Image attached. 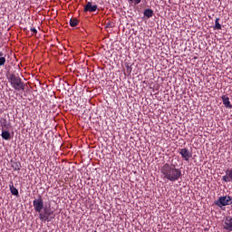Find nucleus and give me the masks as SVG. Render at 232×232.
<instances>
[{
  "instance_id": "f257e3e1",
  "label": "nucleus",
  "mask_w": 232,
  "mask_h": 232,
  "mask_svg": "<svg viewBox=\"0 0 232 232\" xmlns=\"http://www.w3.org/2000/svg\"><path fill=\"white\" fill-rule=\"evenodd\" d=\"M160 173L164 180L170 182H177L182 177V170L171 163H165L160 169Z\"/></svg>"
},
{
  "instance_id": "f03ea898",
  "label": "nucleus",
  "mask_w": 232,
  "mask_h": 232,
  "mask_svg": "<svg viewBox=\"0 0 232 232\" xmlns=\"http://www.w3.org/2000/svg\"><path fill=\"white\" fill-rule=\"evenodd\" d=\"M34 209L39 213V218L43 222H50V216L53 213L48 207H44L43 196L39 195L37 198L33 201Z\"/></svg>"
},
{
  "instance_id": "7ed1b4c3",
  "label": "nucleus",
  "mask_w": 232,
  "mask_h": 232,
  "mask_svg": "<svg viewBox=\"0 0 232 232\" xmlns=\"http://www.w3.org/2000/svg\"><path fill=\"white\" fill-rule=\"evenodd\" d=\"M12 88L14 90H24V82L21 81L19 76L15 75L14 73L9 74L7 77Z\"/></svg>"
},
{
  "instance_id": "20e7f679",
  "label": "nucleus",
  "mask_w": 232,
  "mask_h": 232,
  "mask_svg": "<svg viewBox=\"0 0 232 232\" xmlns=\"http://www.w3.org/2000/svg\"><path fill=\"white\" fill-rule=\"evenodd\" d=\"M218 208H223L224 206H231L232 204V198L231 196H223L219 197L218 201L215 202Z\"/></svg>"
},
{
  "instance_id": "39448f33",
  "label": "nucleus",
  "mask_w": 232,
  "mask_h": 232,
  "mask_svg": "<svg viewBox=\"0 0 232 232\" xmlns=\"http://www.w3.org/2000/svg\"><path fill=\"white\" fill-rule=\"evenodd\" d=\"M179 153L181 155V159L186 162H189V159L193 157V152H191L188 148L179 149Z\"/></svg>"
},
{
  "instance_id": "423d86ee",
  "label": "nucleus",
  "mask_w": 232,
  "mask_h": 232,
  "mask_svg": "<svg viewBox=\"0 0 232 232\" xmlns=\"http://www.w3.org/2000/svg\"><path fill=\"white\" fill-rule=\"evenodd\" d=\"M224 229L227 231H232V218L231 217H227L224 221Z\"/></svg>"
},
{
  "instance_id": "0eeeda50",
  "label": "nucleus",
  "mask_w": 232,
  "mask_h": 232,
  "mask_svg": "<svg viewBox=\"0 0 232 232\" xmlns=\"http://www.w3.org/2000/svg\"><path fill=\"white\" fill-rule=\"evenodd\" d=\"M84 12H97V5H92V2H88L83 9Z\"/></svg>"
},
{
  "instance_id": "6e6552de",
  "label": "nucleus",
  "mask_w": 232,
  "mask_h": 232,
  "mask_svg": "<svg viewBox=\"0 0 232 232\" xmlns=\"http://www.w3.org/2000/svg\"><path fill=\"white\" fill-rule=\"evenodd\" d=\"M9 189L11 191V194L14 197H19V190L14 186V182H11L9 185Z\"/></svg>"
},
{
  "instance_id": "1a4fd4ad",
  "label": "nucleus",
  "mask_w": 232,
  "mask_h": 232,
  "mask_svg": "<svg viewBox=\"0 0 232 232\" xmlns=\"http://www.w3.org/2000/svg\"><path fill=\"white\" fill-rule=\"evenodd\" d=\"M222 101H223V104L224 106H226L227 108H229L231 109L232 108V105H231V102H229V97L226 96V95H223L221 97Z\"/></svg>"
},
{
  "instance_id": "9d476101",
  "label": "nucleus",
  "mask_w": 232,
  "mask_h": 232,
  "mask_svg": "<svg viewBox=\"0 0 232 232\" xmlns=\"http://www.w3.org/2000/svg\"><path fill=\"white\" fill-rule=\"evenodd\" d=\"M1 137H2V139H4V140H10V139H12V135L10 134V131H8V130H3Z\"/></svg>"
},
{
  "instance_id": "9b49d317",
  "label": "nucleus",
  "mask_w": 232,
  "mask_h": 232,
  "mask_svg": "<svg viewBox=\"0 0 232 232\" xmlns=\"http://www.w3.org/2000/svg\"><path fill=\"white\" fill-rule=\"evenodd\" d=\"M143 14H144L145 17L150 19L153 15V10L152 9H145L144 12H143Z\"/></svg>"
},
{
  "instance_id": "f8f14e48",
  "label": "nucleus",
  "mask_w": 232,
  "mask_h": 232,
  "mask_svg": "<svg viewBox=\"0 0 232 232\" xmlns=\"http://www.w3.org/2000/svg\"><path fill=\"white\" fill-rule=\"evenodd\" d=\"M218 21H220V18H216L214 30H222V24Z\"/></svg>"
},
{
  "instance_id": "ddd939ff",
  "label": "nucleus",
  "mask_w": 232,
  "mask_h": 232,
  "mask_svg": "<svg viewBox=\"0 0 232 232\" xmlns=\"http://www.w3.org/2000/svg\"><path fill=\"white\" fill-rule=\"evenodd\" d=\"M69 24L72 27H75L77 24H79V20L77 18H71Z\"/></svg>"
},
{
  "instance_id": "4468645a",
  "label": "nucleus",
  "mask_w": 232,
  "mask_h": 232,
  "mask_svg": "<svg viewBox=\"0 0 232 232\" xmlns=\"http://www.w3.org/2000/svg\"><path fill=\"white\" fill-rule=\"evenodd\" d=\"M6 64V55L4 54L0 56V66H5Z\"/></svg>"
},
{
  "instance_id": "2eb2a0df",
  "label": "nucleus",
  "mask_w": 232,
  "mask_h": 232,
  "mask_svg": "<svg viewBox=\"0 0 232 232\" xmlns=\"http://www.w3.org/2000/svg\"><path fill=\"white\" fill-rule=\"evenodd\" d=\"M13 168L15 171H19L21 169V165H19L18 163H14V165H13Z\"/></svg>"
},
{
  "instance_id": "dca6fc26",
  "label": "nucleus",
  "mask_w": 232,
  "mask_h": 232,
  "mask_svg": "<svg viewBox=\"0 0 232 232\" xmlns=\"http://www.w3.org/2000/svg\"><path fill=\"white\" fill-rule=\"evenodd\" d=\"M130 3H133L134 5H140L142 0H128Z\"/></svg>"
},
{
  "instance_id": "f3484780",
  "label": "nucleus",
  "mask_w": 232,
  "mask_h": 232,
  "mask_svg": "<svg viewBox=\"0 0 232 232\" xmlns=\"http://www.w3.org/2000/svg\"><path fill=\"white\" fill-rule=\"evenodd\" d=\"M31 32H33V35H37V29L35 27H31Z\"/></svg>"
},
{
  "instance_id": "a211bd4d",
  "label": "nucleus",
  "mask_w": 232,
  "mask_h": 232,
  "mask_svg": "<svg viewBox=\"0 0 232 232\" xmlns=\"http://www.w3.org/2000/svg\"><path fill=\"white\" fill-rule=\"evenodd\" d=\"M2 55H5V53H3L2 51L0 50V57H2Z\"/></svg>"
}]
</instances>
